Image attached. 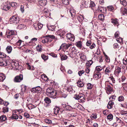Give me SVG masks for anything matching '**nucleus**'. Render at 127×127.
Segmentation results:
<instances>
[{
    "instance_id": "1",
    "label": "nucleus",
    "mask_w": 127,
    "mask_h": 127,
    "mask_svg": "<svg viewBox=\"0 0 127 127\" xmlns=\"http://www.w3.org/2000/svg\"><path fill=\"white\" fill-rule=\"evenodd\" d=\"M74 98L76 99L79 100L80 102H83L85 100L84 95L82 94L79 95L76 94L74 95Z\"/></svg>"
},
{
    "instance_id": "2",
    "label": "nucleus",
    "mask_w": 127,
    "mask_h": 127,
    "mask_svg": "<svg viewBox=\"0 0 127 127\" xmlns=\"http://www.w3.org/2000/svg\"><path fill=\"white\" fill-rule=\"evenodd\" d=\"M20 21L19 18L16 15L13 16L10 19V21L11 23H14L17 24L19 23Z\"/></svg>"
},
{
    "instance_id": "3",
    "label": "nucleus",
    "mask_w": 127,
    "mask_h": 127,
    "mask_svg": "<svg viewBox=\"0 0 127 127\" xmlns=\"http://www.w3.org/2000/svg\"><path fill=\"white\" fill-rule=\"evenodd\" d=\"M16 32L12 30L10 31L7 32H6L5 36L7 38H10V39L12 38V36L16 34Z\"/></svg>"
},
{
    "instance_id": "4",
    "label": "nucleus",
    "mask_w": 127,
    "mask_h": 127,
    "mask_svg": "<svg viewBox=\"0 0 127 127\" xmlns=\"http://www.w3.org/2000/svg\"><path fill=\"white\" fill-rule=\"evenodd\" d=\"M23 79V75L20 74L16 76L14 79V82H15L18 83L21 82Z\"/></svg>"
},
{
    "instance_id": "5",
    "label": "nucleus",
    "mask_w": 127,
    "mask_h": 127,
    "mask_svg": "<svg viewBox=\"0 0 127 127\" xmlns=\"http://www.w3.org/2000/svg\"><path fill=\"white\" fill-rule=\"evenodd\" d=\"M11 6V4L9 2H7L4 4L3 9L7 11L10 9Z\"/></svg>"
},
{
    "instance_id": "6",
    "label": "nucleus",
    "mask_w": 127,
    "mask_h": 127,
    "mask_svg": "<svg viewBox=\"0 0 127 127\" xmlns=\"http://www.w3.org/2000/svg\"><path fill=\"white\" fill-rule=\"evenodd\" d=\"M41 90L42 89L41 87L38 86L35 88H33L31 89V91L33 93H39L41 92Z\"/></svg>"
},
{
    "instance_id": "7",
    "label": "nucleus",
    "mask_w": 127,
    "mask_h": 127,
    "mask_svg": "<svg viewBox=\"0 0 127 127\" xmlns=\"http://www.w3.org/2000/svg\"><path fill=\"white\" fill-rule=\"evenodd\" d=\"M70 45H66V44H62L60 47L59 50H62V51H66V49H68L70 46Z\"/></svg>"
},
{
    "instance_id": "8",
    "label": "nucleus",
    "mask_w": 127,
    "mask_h": 127,
    "mask_svg": "<svg viewBox=\"0 0 127 127\" xmlns=\"http://www.w3.org/2000/svg\"><path fill=\"white\" fill-rule=\"evenodd\" d=\"M43 27V25L40 23H37L33 25V27L36 30L41 29Z\"/></svg>"
},
{
    "instance_id": "9",
    "label": "nucleus",
    "mask_w": 127,
    "mask_h": 127,
    "mask_svg": "<svg viewBox=\"0 0 127 127\" xmlns=\"http://www.w3.org/2000/svg\"><path fill=\"white\" fill-rule=\"evenodd\" d=\"M66 37L68 39L71 41H73L75 39L74 35L71 34L70 33H68L66 34Z\"/></svg>"
},
{
    "instance_id": "10",
    "label": "nucleus",
    "mask_w": 127,
    "mask_h": 127,
    "mask_svg": "<svg viewBox=\"0 0 127 127\" xmlns=\"http://www.w3.org/2000/svg\"><path fill=\"white\" fill-rule=\"evenodd\" d=\"M93 78L96 80H97L101 77L100 74L98 72H97L95 71L93 75Z\"/></svg>"
},
{
    "instance_id": "11",
    "label": "nucleus",
    "mask_w": 127,
    "mask_h": 127,
    "mask_svg": "<svg viewBox=\"0 0 127 127\" xmlns=\"http://www.w3.org/2000/svg\"><path fill=\"white\" fill-rule=\"evenodd\" d=\"M44 36L42 37V42L43 43H47L48 42H51V40L48 38L47 37H44Z\"/></svg>"
},
{
    "instance_id": "12",
    "label": "nucleus",
    "mask_w": 127,
    "mask_h": 127,
    "mask_svg": "<svg viewBox=\"0 0 127 127\" xmlns=\"http://www.w3.org/2000/svg\"><path fill=\"white\" fill-rule=\"evenodd\" d=\"M105 89L108 94L110 93L112 90V88L110 85H109L106 86Z\"/></svg>"
},
{
    "instance_id": "13",
    "label": "nucleus",
    "mask_w": 127,
    "mask_h": 127,
    "mask_svg": "<svg viewBox=\"0 0 127 127\" xmlns=\"http://www.w3.org/2000/svg\"><path fill=\"white\" fill-rule=\"evenodd\" d=\"M118 20L116 19L112 18L111 19V22L115 25L118 26Z\"/></svg>"
},
{
    "instance_id": "14",
    "label": "nucleus",
    "mask_w": 127,
    "mask_h": 127,
    "mask_svg": "<svg viewBox=\"0 0 127 127\" xmlns=\"http://www.w3.org/2000/svg\"><path fill=\"white\" fill-rule=\"evenodd\" d=\"M56 91L55 90L54 91L51 93H50V94H49L47 95L51 98H55L56 97Z\"/></svg>"
},
{
    "instance_id": "15",
    "label": "nucleus",
    "mask_w": 127,
    "mask_h": 127,
    "mask_svg": "<svg viewBox=\"0 0 127 127\" xmlns=\"http://www.w3.org/2000/svg\"><path fill=\"white\" fill-rule=\"evenodd\" d=\"M77 47L81 49L82 47V42L81 41H78L75 43Z\"/></svg>"
},
{
    "instance_id": "16",
    "label": "nucleus",
    "mask_w": 127,
    "mask_h": 127,
    "mask_svg": "<svg viewBox=\"0 0 127 127\" xmlns=\"http://www.w3.org/2000/svg\"><path fill=\"white\" fill-rule=\"evenodd\" d=\"M39 4L42 6H44L46 4L47 1L46 0H40L39 1Z\"/></svg>"
},
{
    "instance_id": "17",
    "label": "nucleus",
    "mask_w": 127,
    "mask_h": 127,
    "mask_svg": "<svg viewBox=\"0 0 127 127\" xmlns=\"http://www.w3.org/2000/svg\"><path fill=\"white\" fill-rule=\"evenodd\" d=\"M114 104V102L112 100L110 101L107 106V108L108 109H110L112 108L113 107V106Z\"/></svg>"
},
{
    "instance_id": "18",
    "label": "nucleus",
    "mask_w": 127,
    "mask_h": 127,
    "mask_svg": "<svg viewBox=\"0 0 127 127\" xmlns=\"http://www.w3.org/2000/svg\"><path fill=\"white\" fill-rule=\"evenodd\" d=\"M111 69L110 66H108L106 68L104 72L106 74H107L111 72Z\"/></svg>"
},
{
    "instance_id": "19",
    "label": "nucleus",
    "mask_w": 127,
    "mask_h": 127,
    "mask_svg": "<svg viewBox=\"0 0 127 127\" xmlns=\"http://www.w3.org/2000/svg\"><path fill=\"white\" fill-rule=\"evenodd\" d=\"M55 90L53 89L50 87L48 88L46 90V94L47 95L50 94Z\"/></svg>"
},
{
    "instance_id": "20",
    "label": "nucleus",
    "mask_w": 127,
    "mask_h": 127,
    "mask_svg": "<svg viewBox=\"0 0 127 127\" xmlns=\"http://www.w3.org/2000/svg\"><path fill=\"white\" fill-rule=\"evenodd\" d=\"M5 78V76L3 73L0 74V81H3Z\"/></svg>"
},
{
    "instance_id": "21",
    "label": "nucleus",
    "mask_w": 127,
    "mask_h": 127,
    "mask_svg": "<svg viewBox=\"0 0 127 127\" xmlns=\"http://www.w3.org/2000/svg\"><path fill=\"white\" fill-rule=\"evenodd\" d=\"M77 19L79 21H81L84 20V16L82 15H80L78 16Z\"/></svg>"
},
{
    "instance_id": "22",
    "label": "nucleus",
    "mask_w": 127,
    "mask_h": 127,
    "mask_svg": "<svg viewBox=\"0 0 127 127\" xmlns=\"http://www.w3.org/2000/svg\"><path fill=\"white\" fill-rule=\"evenodd\" d=\"M77 85L79 87H82L84 85L82 82L80 80H78L77 83Z\"/></svg>"
},
{
    "instance_id": "23",
    "label": "nucleus",
    "mask_w": 127,
    "mask_h": 127,
    "mask_svg": "<svg viewBox=\"0 0 127 127\" xmlns=\"http://www.w3.org/2000/svg\"><path fill=\"white\" fill-rule=\"evenodd\" d=\"M12 50V48L11 46H8L6 48V50L8 53H10Z\"/></svg>"
},
{
    "instance_id": "24",
    "label": "nucleus",
    "mask_w": 127,
    "mask_h": 127,
    "mask_svg": "<svg viewBox=\"0 0 127 127\" xmlns=\"http://www.w3.org/2000/svg\"><path fill=\"white\" fill-rule=\"evenodd\" d=\"M121 12L123 15L127 16V10L126 8H122Z\"/></svg>"
},
{
    "instance_id": "25",
    "label": "nucleus",
    "mask_w": 127,
    "mask_h": 127,
    "mask_svg": "<svg viewBox=\"0 0 127 127\" xmlns=\"http://www.w3.org/2000/svg\"><path fill=\"white\" fill-rule=\"evenodd\" d=\"M58 32L59 33L58 35L61 37L64 36L65 33V32L63 31L60 30Z\"/></svg>"
},
{
    "instance_id": "26",
    "label": "nucleus",
    "mask_w": 127,
    "mask_h": 127,
    "mask_svg": "<svg viewBox=\"0 0 127 127\" xmlns=\"http://www.w3.org/2000/svg\"><path fill=\"white\" fill-rule=\"evenodd\" d=\"M44 100L45 102L47 104L50 103L51 102L50 99L48 97H46L44 99Z\"/></svg>"
},
{
    "instance_id": "27",
    "label": "nucleus",
    "mask_w": 127,
    "mask_h": 127,
    "mask_svg": "<svg viewBox=\"0 0 127 127\" xmlns=\"http://www.w3.org/2000/svg\"><path fill=\"white\" fill-rule=\"evenodd\" d=\"M44 121L45 123L48 124H50L52 123V121L49 119H44Z\"/></svg>"
},
{
    "instance_id": "28",
    "label": "nucleus",
    "mask_w": 127,
    "mask_h": 127,
    "mask_svg": "<svg viewBox=\"0 0 127 127\" xmlns=\"http://www.w3.org/2000/svg\"><path fill=\"white\" fill-rule=\"evenodd\" d=\"M121 68L119 67H117L116 68L115 72L117 74H119L121 72Z\"/></svg>"
},
{
    "instance_id": "29",
    "label": "nucleus",
    "mask_w": 127,
    "mask_h": 127,
    "mask_svg": "<svg viewBox=\"0 0 127 127\" xmlns=\"http://www.w3.org/2000/svg\"><path fill=\"white\" fill-rule=\"evenodd\" d=\"M113 116L112 114H109L107 116V118L108 120L110 121L112 120L113 119Z\"/></svg>"
},
{
    "instance_id": "30",
    "label": "nucleus",
    "mask_w": 127,
    "mask_h": 127,
    "mask_svg": "<svg viewBox=\"0 0 127 127\" xmlns=\"http://www.w3.org/2000/svg\"><path fill=\"white\" fill-rule=\"evenodd\" d=\"M121 3L124 6H126L127 2L125 0H120Z\"/></svg>"
},
{
    "instance_id": "31",
    "label": "nucleus",
    "mask_w": 127,
    "mask_h": 127,
    "mask_svg": "<svg viewBox=\"0 0 127 127\" xmlns=\"http://www.w3.org/2000/svg\"><path fill=\"white\" fill-rule=\"evenodd\" d=\"M99 19L101 21H103L104 20V16L102 14H100L98 15Z\"/></svg>"
},
{
    "instance_id": "32",
    "label": "nucleus",
    "mask_w": 127,
    "mask_h": 127,
    "mask_svg": "<svg viewBox=\"0 0 127 127\" xmlns=\"http://www.w3.org/2000/svg\"><path fill=\"white\" fill-rule=\"evenodd\" d=\"M88 3L86 1H83L82 3V5L85 7H88Z\"/></svg>"
},
{
    "instance_id": "33",
    "label": "nucleus",
    "mask_w": 127,
    "mask_h": 127,
    "mask_svg": "<svg viewBox=\"0 0 127 127\" xmlns=\"http://www.w3.org/2000/svg\"><path fill=\"white\" fill-rule=\"evenodd\" d=\"M71 52L72 54H76L77 50L74 47H72L71 49Z\"/></svg>"
},
{
    "instance_id": "34",
    "label": "nucleus",
    "mask_w": 127,
    "mask_h": 127,
    "mask_svg": "<svg viewBox=\"0 0 127 127\" xmlns=\"http://www.w3.org/2000/svg\"><path fill=\"white\" fill-rule=\"evenodd\" d=\"M70 12L71 14V16L73 17L75 15V11L74 10H70Z\"/></svg>"
},
{
    "instance_id": "35",
    "label": "nucleus",
    "mask_w": 127,
    "mask_h": 127,
    "mask_svg": "<svg viewBox=\"0 0 127 127\" xmlns=\"http://www.w3.org/2000/svg\"><path fill=\"white\" fill-rule=\"evenodd\" d=\"M25 26L24 24H20L18 26V28L19 29H23L25 27Z\"/></svg>"
},
{
    "instance_id": "36",
    "label": "nucleus",
    "mask_w": 127,
    "mask_h": 127,
    "mask_svg": "<svg viewBox=\"0 0 127 127\" xmlns=\"http://www.w3.org/2000/svg\"><path fill=\"white\" fill-rule=\"evenodd\" d=\"M42 47L41 45H38L36 47V49L38 52L41 51H42Z\"/></svg>"
},
{
    "instance_id": "37",
    "label": "nucleus",
    "mask_w": 127,
    "mask_h": 127,
    "mask_svg": "<svg viewBox=\"0 0 127 127\" xmlns=\"http://www.w3.org/2000/svg\"><path fill=\"white\" fill-rule=\"evenodd\" d=\"M103 68L101 66H97L96 67L95 71H96V70L97 71H100Z\"/></svg>"
},
{
    "instance_id": "38",
    "label": "nucleus",
    "mask_w": 127,
    "mask_h": 127,
    "mask_svg": "<svg viewBox=\"0 0 127 127\" xmlns=\"http://www.w3.org/2000/svg\"><path fill=\"white\" fill-rule=\"evenodd\" d=\"M116 40L118 42L120 43L121 44L123 43V39L120 37L117 38Z\"/></svg>"
},
{
    "instance_id": "39",
    "label": "nucleus",
    "mask_w": 127,
    "mask_h": 127,
    "mask_svg": "<svg viewBox=\"0 0 127 127\" xmlns=\"http://www.w3.org/2000/svg\"><path fill=\"white\" fill-rule=\"evenodd\" d=\"M45 37L50 38L53 39H55V37L53 35H47L44 36V37Z\"/></svg>"
},
{
    "instance_id": "40",
    "label": "nucleus",
    "mask_w": 127,
    "mask_h": 127,
    "mask_svg": "<svg viewBox=\"0 0 127 127\" xmlns=\"http://www.w3.org/2000/svg\"><path fill=\"white\" fill-rule=\"evenodd\" d=\"M124 98L122 95H121L119 96L118 98V101L120 102L124 101Z\"/></svg>"
},
{
    "instance_id": "41",
    "label": "nucleus",
    "mask_w": 127,
    "mask_h": 127,
    "mask_svg": "<svg viewBox=\"0 0 127 127\" xmlns=\"http://www.w3.org/2000/svg\"><path fill=\"white\" fill-rule=\"evenodd\" d=\"M67 58V57L65 55H61V59L63 60H66Z\"/></svg>"
},
{
    "instance_id": "42",
    "label": "nucleus",
    "mask_w": 127,
    "mask_h": 127,
    "mask_svg": "<svg viewBox=\"0 0 127 127\" xmlns=\"http://www.w3.org/2000/svg\"><path fill=\"white\" fill-rule=\"evenodd\" d=\"M41 57L44 60H46L48 59V56L44 54H42L41 55Z\"/></svg>"
},
{
    "instance_id": "43",
    "label": "nucleus",
    "mask_w": 127,
    "mask_h": 127,
    "mask_svg": "<svg viewBox=\"0 0 127 127\" xmlns=\"http://www.w3.org/2000/svg\"><path fill=\"white\" fill-rule=\"evenodd\" d=\"M2 112L4 113L8 112V108L7 107H3L2 109Z\"/></svg>"
},
{
    "instance_id": "44",
    "label": "nucleus",
    "mask_w": 127,
    "mask_h": 127,
    "mask_svg": "<svg viewBox=\"0 0 127 127\" xmlns=\"http://www.w3.org/2000/svg\"><path fill=\"white\" fill-rule=\"evenodd\" d=\"M107 8L108 10L110 11H112L114 9V7L112 5L107 6Z\"/></svg>"
},
{
    "instance_id": "45",
    "label": "nucleus",
    "mask_w": 127,
    "mask_h": 127,
    "mask_svg": "<svg viewBox=\"0 0 127 127\" xmlns=\"http://www.w3.org/2000/svg\"><path fill=\"white\" fill-rule=\"evenodd\" d=\"M12 118L13 119L16 120L18 118V116L16 114H13L12 116Z\"/></svg>"
},
{
    "instance_id": "46",
    "label": "nucleus",
    "mask_w": 127,
    "mask_h": 127,
    "mask_svg": "<svg viewBox=\"0 0 127 127\" xmlns=\"http://www.w3.org/2000/svg\"><path fill=\"white\" fill-rule=\"evenodd\" d=\"M79 55L80 58L81 59L84 60L85 59V56L82 53H79Z\"/></svg>"
},
{
    "instance_id": "47",
    "label": "nucleus",
    "mask_w": 127,
    "mask_h": 127,
    "mask_svg": "<svg viewBox=\"0 0 127 127\" xmlns=\"http://www.w3.org/2000/svg\"><path fill=\"white\" fill-rule=\"evenodd\" d=\"M93 87V85L90 83H88L87 85V88L88 89H91Z\"/></svg>"
},
{
    "instance_id": "48",
    "label": "nucleus",
    "mask_w": 127,
    "mask_h": 127,
    "mask_svg": "<svg viewBox=\"0 0 127 127\" xmlns=\"http://www.w3.org/2000/svg\"><path fill=\"white\" fill-rule=\"evenodd\" d=\"M85 71L84 70H80L78 71V74L80 76H81L82 74L84 73Z\"/></svg>"
},
{
    "instance_id": "49",
    "label": "nucleus",
    "mask_w": 127,
    "mask_h": 127,
    "mask_svg": "<svg viewBox=\"0 0 127 127\" xmlns=\"http://www.w3.org/2000/svg\"><path fill=\"white\" fill-rule=\"evenodd\" d=\"M62 2L64 4L67 5L68 4V0H62Z\"/></svg>"
},
{
    "instance_id": "50",
    "label": "nucleus",
    "mask_w": 127,
    "mask_h": 127,
    "mask_svg": "<svg viewBox=\"0 0 127 127\" xmlns=\"http://www.w3.org/2000/svg\"><path fill=\"white\" fill-rule=\"evenodd\" d=\"M6 56V55L4 53L0 52V58H4Z\"/></svg>"
},
{
    "instance_id": "51",
    "label": "nucleus",
    "mask_w": 127,
    "mask_h": 127,
    "mask_svg": "<svg viewBox=\"0 0 127 127\" xmlns=\"http://www.w3.org/2000/svg\"><path fill=\"white\" fill-rule=\"evenodd\" d=\"M91 118L93 119H95L97 118V116L96 114H93L91 116Z\"/></svg>"
},
{
    "instance_id": "52",
    "label": "nucleus",
    "mask_w": 127,
    "mask_h": 127,
    "mask_svg": "<svg viewBox=\"0 0 127 127\" xmlns=\"http://www.w3.org/2000/svg\"><path fill=\"white\" fill-rule=\"evenodd\" d=\"M90 7H91L92 8V7H94L95 6V4L93 1H91L90 4Z\"/></svg>"
},
{
    "instance_id": "53",
    "label": "nucleus",
    "mask_w": 127,
    "mask_h": 127,
    "mask_svg": "<svg viewBox=\"0 0 127 127\" xmlns=\"http://www.w3.org/2000/svg\"><path fill=\"white\" fill-rule=\"evenodd\" d=\"M103 9V7L102 6H98V11H99L100 12H102V10Z\"/></svg>"
},
{
    "instance_id": "54",
    "label": "nucleus",
    "mask_w": 127,
    "mask_h": 127,
    "mask_svg": "<svg viewBox=\"0 0 127 127\" xmlns=\"http://www.w3.org/2000/svg\"><path fill=\"white\" fill-rule=\"evenodd\" d=\"M5 63H4V66H5L7 65H9V64L10 62L9 60H5L4 61Z\"/></svg>"
},
{
    "instance_id": "55",
    "label": "nucleus",
    "mask_w": 127,
    "mask_h": 127,
    "mask_svg": "<svg viewBox=\"0 0 127 127\" xmlns=\"http://www.w3.org/2000/svg\"><path fill=\"white\" fill-rule=\"evenodd\" d=\"M105 58L107 62L109 63L110 62V59L106 55H105Z\"/></svg>"
},
{
    "instance_id": "56",
    "label": "nucleus",
    "mask_w": 127,
    "mask_h": 127,
    "mask_svg": "<svg viewBox=\"0 0 127 127\" xmlns=\"http://www.w3.org/2000/svg\"><path fill=\"white\" fill-rule=\"evenodd\" d=\"M119 32H116L115 34V37L117 38L119 37Z\"/></svg>"
},
{
    "instance_id": "57",
    "label": "nucleus",
    "mask_w": 127,
    "mask_h": 127,
    "mask_svg": "<svg viewBox=\"0 0 127 127\" xmlns=\"http://www.w3.org/2000/svg\"><path fill=\"white\" fill-rule=\"evenodd\" d=\"M22 43V40H19L16 43V44L17 45L19 46Z\"/></svg>"
},
{
    "instance_id": "58",
    "label": "nucleus",
    "mask_w": 127,
    "mask_h": 127,
    "mask_svg": "<svg viewBox=\"0 0 127 127\" xmlns=\"http://www.w3.org/2000/svg\"><path fill=\"white\" fill-rule=\"evenodd\" d=\"M66 107L67 110L69 111L71 110L72 109L71 106L69 105L66 106Z\"/></svg>"
},
{
    "instance_id": "59",
    "label": "nucleus",
    "mask_w": 127,
    "mask_h": 127,
    "mask_svg": "<svg viewBox=\"0 0 127 127\" xmlns=\"http://www.w3.org/2000/svg\"><path fill=\"white\" fill-rule=\"evenodd\" d=\"M5 62L4 61H0V65L1 66H4V64Z\"/></svg>"
},
{
    "instance_id": "60",
    "label": "nucleus",
    "mask_w": 127,
    "mask_h": 127,
    "mask_svg": "<svg viewBox=\"0 0 127 127\" xmlns=\"http://www.w3.org/2000/svg\"><path fill=\"white\" fill-rule=\"evenodd\" d=\"M3 104H4V105L6 107L9 104V103L7 101H4L3 100Z\"/></svg>"
},
{
    "instance_id": "61",
    "label": "nucleus",
    "mask_w": 127,
    "mask_h": 127,
    "mask_svg": "<svg viewBox=\"0 0 127 127\" xmlns=\"http://www.w3.org/2000/svg\"><path fill=\"white\" fill-rule=\"evenodd\" d=\"M11 6L14 7H16L17 6V4L16 2H13L11 4Z\"/></svg>"
},
{
    "instance_id": "62",
    "label": "nucleus",
    "mask_w": 127,
    "mask_h": 127,
    "mask_svg": "<svg viewBox=\"0 0 127 127\" xmlns=\"http://www.w3.org/2000/svg\"><path fill=\"white\" fill-rule=\"evenodd\" d=\"M95 44L94 43L90 46V47L91 49H92L95 48Z\"/></svg>"
},
{
    "instance_id": "63",
    "label": "nucleus",
    "mask_w": 127,
    "mask_h": 127,
    "mask_svg": "<svg viewBox=\"0 0 127 127\" xmlns=\"http://www.w3.org/2000/svg\"><path fill=\"white\" fill-rule=\"evenodd\" d=\"M20 10L22 13L24 11V6H23L22 5H21L20 7Z\"/></svg>"
},
{
    "instance_id": "64",
    "label": "nucleus",
    "mask_w": 127,
    "mask_h": 127,
    "mask_svg": "<svg viewBox=\"0 0 127 127\" xmlns=\"http://www.w3.org/2000/svg\"><path fill=\"white\" fill-rule=\"evenodd\" d=\"M24 115L25 117L27 118H28L30 116L27 113H25L24 114Z\"/></svg>"
}]
</instances>
